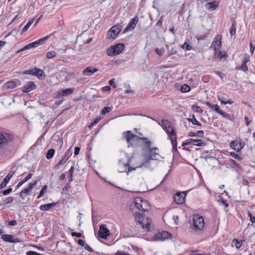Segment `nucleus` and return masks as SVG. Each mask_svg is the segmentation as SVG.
Masks as SVG:
<instances>
[{
    "label": "nucleus",
    "instance_id": "nucleus-28",
    "mask_svg": "<svg viewBox=\"0 0 255 255\" xmlns=\"http://www.w3.org/2000/svg\"><path fill=\"white\" fill-rule=\"evenodd\" d=\"M214 54L216 57L219 58L220 59H226L227 57L225 52H223L222 51H220V49L218 50H215Z\"/></svg>",
    "mask_w": 255,
    "mask_h": 255
},
{
    "label": "nucleus",
    "instance_id": "nucleus-1",
    "mask_svg": "<svg viewBox=\"0 0 255 255\" xmlns=\"http://www.w3.org/2000/svg\"><path fill=\"white\" fill-rule=\"evenodd\" d=\"M134 207L131 209L135 220L138 223L142 229L149 231L152 223V220L149 218H144L143 214L150 210L148 202L140 197H136L134 199Z\"/></svg>",
    "mask_w": 255,
    "mask_h": 255
},
{
    "label": "nucleus",
    "instance_id": "nucleus-30",
    "mask_svg": "<svg viewBox=\"0 0 255 255\" xmlns=\"http://www.w3.org/2000/svg\"><path fill=\"white\" fill-rule=\"evenodd\" d=\"M16 86V83L13 81L7 82L5 85L4 87L7 89H13Z\"/></svg>",
    "mask_w": 255,
    "mask_h": 255
},
{
    "label": "nucleus",
    "instance_id": "nucleus-34",
    "mask_svg": "<svg viewBox=\"0 0 255 255\" xmlns=\"http://www.w3.org/2000/svg\"><path fill=\"white\" fill-rule=\"evenodd\" d=\"M34 21V19H32L30 20L27 23V24L24 26V27L22 28V29L21 30V33H23L25 32H26L27 30V29L29 28L30 26L33 23Z\"/></svg>",
    "mask_w": 255,
    "mask_h": 255
},
{
    "label": "nucleus",
    "instance_id": "nucleus-46",
    "mask_svg": "<svg viewBox=\"0 0 255 255\" xmlns=\"http://www.w3.org/2000/svg\"><path fill=\"white\" fill-rule=\"evenodd\" d=\"M236 24L234 23H233L232 25L230 31L231 36H233L236 34Z\"/></svg>",
    "mask_w": 255,
    "mask_h": 255
},
{
    "label": "nucleus",
    "instance_id": "nucleus-17",
    "mask_svg": "<svg viewBox=\"0 0 255 255\" xmlns=\"http://www.w3.org/2000/svg\"><path fill=\"white\" fill-rule=\"evenodd\" d=\"M171 234L168 232L163 231L161 233H158L154 236L155 240H161L162 241L167 239L170 237Z\"/></svg>",
    "mask_w": 255,
    "mask_h": 255
},
{
    "label": "nucleus",
    "instance_id": "nucleus-39",
    "mask_svg": "<svg viewBox=\"0 0 255 255\" xmlns=\"http://www.w3.org/2000/svg\"><path fill=\"white\" fill-rule=\"evenodd\" d=\"M233 243L234 244L237 249L240 248L242 245V241H239L236 239L233 240Z\"/></svg>",
    "mask_w": 255,
    "mask_h": 255
},
{
    "label": "nucleus",
    "instance_id": "nucleus-57",
    "mask_svg": "<svg viewBox=\"0 0 255 255\" xmlns=\"http://www.w3.org/2000/svg\"><path fill=\"white\" fill-rule=\"evenodd\" d=\"M77 243L79 245H81L82 247H85V246L86 245L85 241L79 239L77 241Z\"/></svg>",
    "mask_w": 255,
    "mask_h": 255
},
{
    "label": "nucleus",
    "instance_id": "nucleus-55",
    "mask_svg": "<svg viewBox=\"0 0 255 255\" xmlns=\"http://www.w3.org/2000/svg\"><path fill=\"white\" fill-rule=\"evenodd\" d=\"M187 7V4H186L185 3H183L182 5V9L180 11V14H183V13H184L185 11H186V8Z\"/></svg>",
    "mask_w": 255,
    "mask_h": 255
},
{
    "label": "nucleus",
    "instance_id": "nucleus-36",
    "mask_svg": "<svg viewBox=\"0 0 255 255\" xmlns=\"http://www.w3.org/2000/svg\"><path fill=\"white\" fill-rule=\"evenodd\" d=\"M74 170V166H72L69 170V176L68 179L69 182H71L73 180V174Z\"/></svg>",
    "mask_w": 255,
    "mask_h": 255
},
{
    "label": "nucleus",
    "instance_id": "nucleus-31",
    "mask_svg": "<svg viewBox=\"0 0 255 255\" xmlns=\"http://www.w3.org/2000/svg\"><path fill=\"white\" fill-rule=\"evenodd\" d=\"M219 114L228 120L233 121L234 120V117L233 115L228 114L222 110L220 112Z\"/></svg>",
    "mask_w": 255,
    "mask_h": 255
},
{
    "label": "nucleus",
    "instance_id": "nucleus-29",
    "mask_svg": "<svg viewBox=\"0 0 255 255\" xmlns=\"http://www.w3.org/2000/svg\"><path fill=\"white\" fill-rule=\"evenodd\" d=\"M206 104L210 108L212 109V110H214V111L216 112L218 114L220 113V112L221 111V110H220L219 107L217 105L215 104H212L209 102H207L206 103Z\"/></svg>",
    "mask_w": 255,
    "mask_h": 255
},
{
    "label": "nucleus",
    "instance_id": "nucleus-2",
    "mask_svg": "<svg viewBox=\"0 0 255 255\" xmlns=\"http://www.w3.org/2000/svg\"><path fill=\"white\" fill-rule=\"evenodd\" d=\"M158 149L156 147H149L147 149V152L144 156V161L142 162L139 167L142 166L147 167L150 164V160H157L159 156L158 152Z\"/></svg>",
    "mask_w": 255,
    "mask_h": 255
},
{
    "label": "nucleus",
    "instance_id": "nucleus-11",
    "mask_svg": "<svg viewBox=\"0 0 255 255\" xmlns=\"http://www.w3.org/2000/svg\"><path fill=\"white\" fill-rule=\"evenodd\" d=\"M73 151L71 148L68 149L63 156L62 159L55 165V168L56 169L59 168V166L64 163H65L67 160L71 156L72 154Z\"/></svg>",
    "mask_w": 255,
    "mask_h": 255
},
{
    "label": "nucleus",
    "instance_id": "nucleus-60",
    "mask_svg": "<svg viewBox=\"0 0 255 255\" xmlns=\"http://www.w3.org/2000/svg\"><path fill=\"white\" fill-rule=\"evenodd\" d=\"M250 52H251V54H253L254 50L255 49V46L253 45V44H252V42L250 43Z\"/></svg>",
    "mask_w": 255,
    "mask_h": 255
},
{
    "label": "nucleus",
    "instance_id": "nucleus-23",
    "mask_svg": "<svg viewBox=\"0 0 255 255\" xmlns=\"http://www.w3.org/2000/svg\"><path fill=\"white\" fill-rule=\"evenodd\" d=\"M219 3L217 1L209 2L206 4V8L208 9L212 10L216 8L218 6Z\"/></svg>",
    "mask_w": 255,
    "mask_h": 255
},
{
    "label": "nucleus",
    "instance_id": "nucleus-21",
    "mask_svg": "<svg viewBox=\"0 0 255 255\" xmlns=\"http://www.w3.org/2000/svg\"><path fill=\"white\" fill-rule=\"evenodd\" d=\"M97 71H98V69L90 66L84 70L82 73L84 75L89 76Z\"/></svg>",
    "mask_w": 255,
    "mask_h": 255
},
{
    "label": "nucleus",
    "instance_id": "nucleus-53",
    "mask_svg": "<svg viewBox=\"0 0 255 255\" xmlns=\"http://www.w3.org/2000/svg\"><path fill=\"white\" fill-rule=\"evenodd\" d=\"M250 57L249 56H248L247 54H245L244 57V60H243V63H248L249 61H250Z\"/></svg>",
    "mask_w": 255,
    "mask_h": 255
},
{
    "label": "nucleus",
    "instance_id": "nucleus-62",
    "mask_svg": "<svg viewBox=\"0 0 255 255\" xmlns=\"http://www.w3.org/2000/svg\"><path fill=\"white\" fill-rule=\"evenodd\" d=\"M17 224V221L16 220H11L8 222V225L11 226H15Z\"/></svg>",
    "mask_w": 255,
    "mask_h": 255
},
{
    "label": "nucleus",
    "instance_id": "nucleus-63",
    "mask_svg": "<svg viewBox=\"0 0 255 255\" xmlns=\"http://www.w3.org/2000/svg\"><path fill=\"white\" fill-rule=\"evenodd\" d=\"M37 184V180L35 181L33 183H30L28 184L29 186H31V189H33V187L35 186Z\"/></svg>",
    "mask_w": 255,
    "mask_h": 255
},
{
    "label": "nucleus",
    "instance_id": "nucleus-43",
    "mask_svg": "<svg viewBox=\"0 0 255 255\" xmlns=\"http://www.w3.org/2000/svg\"><path fill=\"white\" fill-rule=\"evenodd\" d=\"M155 52L156 53L159 55V56H162V55H163L164 53V51H165V50L164 48H161V49H159V48H156L155 49Z\"/></svg>",
    "mask_w": 255,
    "mask_h": 255
},
{
    "label": "nucleus",
    "instance_id": "nucleus-32",
    "mask_svg": "<svg viewBox=\"0 0 255 255\" xmlns=\"http://www.w3.org/2000/svg\"><path fill=\"white\" fill-rule=\"evenodd\" d=\"M188 121L189 122L192 123L194 125L198 126H201V124L196 119L195 116L194 115H192L191 118H188L187 119Z\"/></svg>",
    "mask_w": 255,
    "mask_h": 255
},
{
    "label": "nucleus",
    "instance_id": "nucleus-13",
    "mask_svg": "<svg viewBox=\"0 0 255 255\" xmlns=\"http://www.w3.org/2000/svg\"><path fill=\"white\" fill-rule=\"evenodd\" d=\"M192 144L197 146H202L205 145V143L202 141L201 139H189L185 141V142L182 143V145L184 146L186 145Z\"/></svg>",
    "mask_w": 255,
    "mask_h": 255
},
{
    "label": "nucleus",
    "instance_id": "nucleus-54",
    "mask_svg": "<svg viewBox=\"0 0 255 255\" xmlns=\"http://www.w3.org/2000/svg\"><path fill=\"white\" fill-rule=\"evenodd\" d=\"M230 161L231 162V163L233 165H235L236 167H237L238 168H240V165L235 160L232 159H230Z\"/></svg>",
    "mask_w": 255,
    "mask_h": 255
},
{
    "label": "nucleus",
    "instance_id": "nucleus-3",
    "mask_svg": "<svg viewBox=\"0 0 255 255\" xmlns=\"http://www.w3.org/2000/svg\"><path fill=\"white\" fill-rule=\"evenodd\" d=\"M164 130L168 135L167 139H170L171 141L172 149L175 151H177L176 135L173 127L172 126H171Z\"/></svg>",
    "mask_w": 255,
    "mask_h": 255
},
{
    "label": "nucleus",
    "instance_id": "nucleus-22",
    "mask_svg": "<svg viewBox=\"0 0 255 255\" xmlns=\"http://www.w3.org/2000/svg\"><path fill=\"white\" fill-rule=\"evenodd\" d=\"M35 72V76H36L39 79H43L45 75L43 70L37 68L36 67L34 68Z\"/></svg>",
    "mask_w": 255,
    "mask_h": 255
},
{
    "label": "nucleus",
    "instance_id": "nucleus-59",
    "mask_svg": "<svg viewBox=\"0 0 255 255\" xmlns=\"http://www.w3.org/2000/svg\"><path fill=\"white\" fill-rule=\"evenodd\" d=\"M85 248V249L89 251L90 252H93V250L92 249V248H91L88 245H87L86 244V245L84 247Z\"/></svg>",
    "mask_w": 255,
    "mask_h": 255
},
{
    "label": "nucleus",
    "instance_id": "nucleus-47",
    "mask_svg": "<svg viewBox=\"0 0 255 255\" xmlns=\"http://www.w3.org/2000/svg\"><path fill=\"white\" fill-rule=\"evenodd\" d=\"M31 190H32L31 186H29L28 185V187H27V188L24 189L21 192L22 193H23L24 194H25L26 195H27L28 194V193L30 192Z\"/></svg>",
    "mask_w": 255,
    "mask_h": 255
},
{
    "label": "nucleus",
    "instance_id": "nucleus-56",
    "mask_svg": "<svg viewBox=\"0 0 255 255\" xmlns=\"http://www.w3.org/2000/svg\"><path fill=\"white\" fill-rule=\"evenodd\" d=\"M71 235L73 237H76L77 238H81L82 236V235L80 233H77V232H72L71 233Z\"/></svg>",
    "mask_w": 255,
    "mask_h": 255
},
{
    "label": "nucleus",
    "instance_id": "nucleus-58",
    "mask_svg": "<svg viewBox=\"0 0 255 255\" xmlns=\"http://www.w3.org/2000/svg\"><path fill=\"white\" fill-rule=\"evenodd\" d=\"M32 174L30 173L25 177V178L23 180L25 181V182H26L32 177Z\"/></svg>",
    "mask_w": 255,
    "mask_h": 255
},
{
    "label": "nucleus",
    "instance_id": "nucleus-7",
    "mask_svg": "<svg viewBox=\"0 0 255 255\" xmlns=\"http://www.w3.org/2000/svg\"><path fill=\"white\" fill-rule=\"evenodd\" d=\"M125 44L123 43H117L114 46L109 47L107 50V55L110 56H115L120 54L124 49Z\"/></svg>",
    "mask_w": 255,
    "mask_h": 255
},
{
    "label": "nucleus",
    "instance_id": "nucleus-61",
    "mask_svg": "<svg viewBox=\"0 0 255 255\" xmlns=\"http://www.w3.org/2000/svg\"><path fill=\"white\" fill-rule=\"evenodd\" d=\"M249 216L250 218V221L252 223H255V217L253 216L251 213H249Z\"/></svg>",
    "mask_w": 255,
    "mask_h": 255
},
{
    "label": "nucleus",
    "instance_id": "nucleus-38",
    "mask_svg": "<svg viewBox=\"0 0 255 255\" xmlns=\"http://www.w3.org/2000/svg\"><path fill=\"white\" fill-rule=\"evenodd\" d=\"M56 53L55 51H49L46 54V57L48 59L53 58L56 57Z\"/></svg>",
    "mask_w": 255,
    "mask_h": 255
},
{
    "label": "nucleus",
    "instance_id": "nucleus-10",
    "mask_svg": "<svg viewBox=\"0 0 255 255\" xmlns=\"http://www.w3.org/2000/svg\"><path fill=\"white\" fill-rule=\"evenodd\" d=\"M110 234V231L107 229L106 225L102 224L100 226L98 235L100 238L106 239Z\"/></svg>",
    "mask_w": 255,
    "mask_h": 255
},
{
    "label": "nucleus",
    "instance_id": "nucleus-6",
    "mask_svg": "<svg viewBox=\"0 0 255 255\" xmlns=\"http://www.w3.org/2000/svg\"><path fill=\"white\" fill-rule=\"evenodd\" d=\"M123 135L128 143V147L133 146L135 143L137 142L141 139V137L132 133L129 130L124 132L123 133Z\"/></svg>",
    "mask_w": 255,
    "mask_h": 255
},
{
    "label": "nucleus",
    "instance_id": "nucleus-44",
    "mask_svg": "<svg viewBox=\"0 0 255 255\" xmlns=\"http://www.w3.org/2000/svg\"><path fill=\"white\" fill-rule=\"evenodd\" d=\"M230 155L231 156L238 160H241L242 159V158L239 155L234 152H230Z\"/></svg>",
    "mask_w": 255,
    "mask_h": 255
},
{
    "label": "nucleus",
    "instance_id": "nucleus-20",
    "mask_svg": "<svg viewBox=\"0 0 255 255\" xmlns=\"http://www.w3.org/2000/svg\"><path fill=\"white\" fill-rule=\"evenodd\" d=\"M14 174V172L13 171H10L8 174L6 176V177L4 178L2 182L0 184V190L4 188L7 183L8 182L10 178L13 176Z\"/></svg>",
    "mask_w": 255,
    "mask_h": 255
},
{
    "label": "nucleus",
    "instance_id": "nucleus-8",
    "mask_svg": "<svg viewBox=\"0 0 255 255\" xmlns=\"http://www.w3.org/2000/svg\"><path fill=\"white\" fill-rule=\"evenodd\" d=\"M123 29V26L120 24H117L113 26L107 33L108 38L115 39V37L120 33Z\"/></svg>",
    "mask_w": 255,
    "mask_h": 255
},
{
    "label": "nucleus",
    "instance_id": "nucleus-16",
    "mask_svg": "<svg viewBox=\"0 0 255 255\" xmlns=\"http://www.w3.org/2000/svg\"><path fill=\"white\" fill-rule=\"evenodd\" d=\"M221 46V36L217 35L213 41L211 47H213L214 51L218 50Z\"/></svg>",
    "mask_w": 255,
    "mask_h": 255
},
{
    "label": "nucleus",
    "instance_id": "nucleus-49",
    "mask_svg": "<svg viewBox=\"0 0 255 255\" xmlns=\"http://www.w3.org/2000/svg\"><path fill=\"white\" fill-rule=\"evenodd\" d=\"M23 73L25 74H30L33 76H34V75H35L34 69H31L26 70Z\"/></svg>",
    "mask_w": 255,
    "mask_h": 255
},
{
    "label": "nucleus",
    "instance_id": "nucleus-19",
    "mask_svg": "<svg viewBox=\"0 0 255 255\" xmlns=\"http://www.w3.org/2000/svg\"><path fill=\"white\" fill-rule=\"evenodd\" d=\"M36 86L32 81H29L22 87V91L24 93H28L32 90L36 89Z\"/></svg>",
    "mask_w": 255,
    "mask_h": 255
},
{
    "label": "nucleus",
    "instance_id": "nucleus-40",
    "mask_svg": "<svg viewBox=\"0 0 255 255\" xmlns=\"http://www.w3.org/2000/svg\"><path fill=\"white\" fill-rule=\"evenodd\" d=\"M190 90V87L186 84H184L183 86H181V91L183 93L189 92Z\"/></svg>",
    "mask_w": 255,
    "mask_h": 255
},
{
    "label": "nucleus",
    "instance_id": "nucleus-50",
    "mask_svg": "<svg viewBox=\"0 0 255 255\" xmlns=\"http://www.w3.org/2000/svg\"><path fill=\"white\" fill-rule=\"evenodd\" d=\"M240 69L244 72H247L248 71V67L247 66V64L245 63H243L241 66L240 67Z\"/></svg>",
    "mask_w": 255,
    "mask_h": 255
},
{
    "label": "nucleus",
    "instance_id": "nucleus-5",
    "mask_svg": "<svg viewBox=\"0 0 255 255\" xmlns=\"http://www.w3.org/2000/svg\"><path fill=\"white\" fill-rule=\"evenodd\" d=\"M193 228L196 231H202L204 227V220L202 216L195 215L193 216Z\"/></svg>",
    "mask_w": 255,
    "mask_h": 255
},
{
    "label": "nucleus",
    "instance_id": "nucleus-26",
    "mask_svg": "<svg viewBox=\"0 0 255 255\" xmlns=\"http://www.w3.org/2000/svg\"><path fill=\"white\" fill-rule=\"evenodd\" d=\"M74 91V89L68 88L62 90L59 94V96L64 97L71 94Z\"/></svg>",
    "mask_w": 255,
    "mask_h": 255
},
{
    "label": "nucleus",
    "instance_id": "nucleus-35",
    "mask_svg": "<svg viewBox=\"0 0 255 255\" xmlns=\"http://www.w3.org/2000/svg\"><path fill=\"white\" fill-rule=\"evenodd\" d=\"M55 153V150L54 149L51 148L48 150L46 157L47 159H50L53 157Z\"/></svg>",
    "mask_w": 255,
    "mask_h": 255
},
{
    "label": "nucleus",
    "instance_id": "nucleus-24",
    "mask_svg": "<svg viewBox=\"0 0 255 255\" xmlns=\"http://www.w3.org/2000/svg\"><path fill=\"white\" fill-rule=\"evenodd\" d=\"M57 204V203H51L42 205L40 206L39 209L41 211H48L50 208H52L54 206H55Z\"/></svg>",
    "mask_w": 255,
    "mask_h": 255
},
{
    "label": "nucleus",
    "instance_id": "nucleus-14",
    "mask_svg": "<svg viewBox=\"0 0 255 255\" xmlns=\"http://www.w3.org/2000/svg\"><path fill=\"white\" fill-rule=\"evenodd\" d=\"M138 20L137 16H134L129 22L127 27L124 30V33L128 32V30H132L134 28Z\"/></svg>",
    "mask_w": 255,
    "mask_h": 255
},
{
    "label": "nucleus",
    "instance_id": "nucleus-4",
    "mask_svg": "<svg viewBox=\"0 0 255 255\" xmlns=\"http://www.w3.org/2000/svg\"><path fill=\"white\" fill-rule=\"evenodd\" d=\"M51 36L50 35H46V36L43 37L33 42L30 43L26 45H25L24 47L18 50V53L21 52L25 50L29 49L32 48L37 47L40 45H43L45 43V41L47 40L49 37Z\"/></svg>",
    "mask_w": 255,
    "mask_h": 255
},
{
    "label": "nucleus",
    "instance_id": "nucleus-52",
    "mask_svg": "<svg viewBox=\"0 0 255 255\" xmlns=\"http://www.w3.org/2000/svg\"><path fill=\"white\" fill-rule=\"evenodd\" d=\"M142 140H145V144L148 146V148L150 147L151 141L146 137L141 138Z\"/></svg>",
    "mask_w": 255,
    "mask_h": 255
},
{
    "label": "nucleus",
    "instance_id": "nucleus-41",
    "mask_svg": "<svg viewBox=\"0 0 255 255\" xmlns=\"http://www.w3.org/2000/svg\"><path fill=\"white\" fill-rule=\"evenodd\" d=\"M182 49H185L186 50H190L192 49V46L187 42H185L182 46Z\"/></svg>",
    "mask_w": 255,
    "mask_h": 255
},
{
    "label": "nucleus",
    "instance_id": "nucleus-64",
    "mask_svg": "<svg viewBox=\"0 0 255 255\" xmlns=\"http://www.w3.org/2000/svg\"><path fill=\"white\" fill-rule=\"evenodd\" d=\"M80 150V147H79L78 146L76 147L75 148L74 154L76 155L79 154Z\"/></svg>",
    "mask_w": 255,
    "mask_h": 255
},
{
    "label": "nucleus",
    "instance_id": "nucleus-9",
    "mask_svg": "<svg viewBox=\"0 0 255 255\" xmlns=\"http://www.w3.org/2000/svg\"><path fill=\"white\" fill-rule=\"evenodd\" d=\"M11 136L10 134L0 131V148L4 147L8 141L11 140Z\"/></svg>",
    "mask_w": 255,
    "mask_h": 255
},
{
    "label": "nucleus",
    "instance_id": "nucleus-25",
    "mask_svg": "<svg viewBox=\"0 0 255 255\" xmlns=\"http://www.w3.org/2000/svg\"><path fill=\"white\" fill-rule=\"evenodd\" d=\"M188 136L190 137H203L204 136V131L203 130H198L196 132L190 131Z\"/></svg>",
    "mask_w": 255,
    "mask_h": 255
},
{
    "label": "nucleus",
    "instance_id": "nucleus-42",
    "mask_svg": "<svg viewBox=\"0 0 255 255\" xmlns=\"http://www.w3.org/2000/svg\"><path fill=\"white\" fill-rule=\"evenodd\" d=\"M111 111V108L109 107H104L101 111V114L104 115L107 113H109Z\"/></svg>",
    "mask_w": 255,
    "mask_h": 255
},
{
    "label": "nucleus",
    "instance_id": "nucleus-18",
    "mask_svg": "<svg viewBox=\"0 0 255 255\" xmlns=\"http://www.w3.org/2000/svg\"><path fill=\"white\" fill-rule=\"evenodd\" d=\"M186 193L184 192L176 193L174 195V200L177 204H182L185 201Z\"/></svg>",
    "mask_w": 255,
    "mask_h": 255
},
{
    "label": "nucleus",
    "instance_id": "nucleus-48",
    "mask_svg": "<svg viewBox=\"0 0 255 255\" xmlns=\"http://www.w3.org/2000/svg\"><path fill=\"white\" fill-rule=\"evenodd\" d=\"M12 189L11 188H9L8 189H7L6 190H5L1 192H0V194L1 193H2L3 195H7L11 193V192L12 191Z\"/></svg>",
    "mask_w": 255,
    "mask_h": 255
},
{
    "label": "nucleus",
    "instance_id": "nucleus-45",
    "mask_svg": "<svg viewBox=\"0 0 255 255\" xmlns=\"http://www.w3.org/2000/svg\"><path fill=\"white\" fill-rule=\"evenodd\" d=\"M100 118H97L91 124V125L89 126L90 129H91L94 126H95L100 121Z\"/></svg>",
    "mask_w": 255,
    "mask_h": 255
},
{
    "label": "nucleus",
    "instance_id": "nucleus-33",
    "mask_svg": "<svg viewBox=\"0 0 255 255\" xmlns=\"http://www.w3.org/2000/svg\"><path fill=\"white\" fill-rule=\"evenodd\" d=\"M160 125L162 126V127L164 130H165L166 129L168 128L169 127L172 126L171 124L170 123V122L169 121L165 120H163L162 121V124Z\"/></svg>",
    "mask_w": 255,
    "mask_h": 255
},
{
    "label": "nucleus",
    "instance_id": "nucleus-12",
    "mask_svg": "<svg viewBox=\"0 0 255 255\" xmlns=\"http://www.w3.org/2000/svg\"><path fill=\"white\" fill-rule=\"evenodd\" d=\"M230 147L237 152H239L244 147L245 143L238 140H234L230 143Z\"/></svg>",
    "mask_w": 255,
    "mask_h": 255
},
{
    "label": "nucleus",
    "instance_id": "nucleus-27",
    "mask_svg": "<svg viewBox=\"0 0 255 255\" xmlns=\"http://www.w3.org/2000/svg\"><path fill=\"white\" fill-rule=\"evenodd\" d=\"M217 98L222 105H226L227 104H232L233 103V101L230 100H226L225 98L221 97V96L219 94H218Z\"/></svg>",
    "mask_w": 255,
    "mask_h": 255
},
{
    "label": "nucleus",
    "instance_id": "nucleus-15",
    "mask_svg": "<svg viewBox=\"0 0 255 255\" xmlns=\"http://www.w3.org/2000/svg\"><path fill=\"white\" fill-rule=\"evenodd\" d=\"M4 242L9 243H19L20 242L18 238H14V237L11 235L4 234L1 237Z\"/></svg>",
    "mask_w": 255,
    "mask_h": 255
},
{
    "label": "nucleus",
    "instance_id": "nucleus-37",
    "mask_svg": "<svg viewBox=\"0 0 255 255\" xmlns=\"http://www.w3.org/2000/svg\"><path fill=\"white\" fill-rule=\"evenodd\" d=\"M13 201V198L11 197H8L3 199L2 201V205H6L11 203Z\"/></svg>",
    "mask_w": 255,
    "mask_h": 255
},
{
    "label": "nucleus",
    "instance_id": "nucleus-51",
    "mask_svg": "<svg viewBox=\"0 0 255 255\" xmlns=\"http://www.w3.org/2000/svg\"><path fill=\"white\" fill-rule=\"evenodd\" d=\"M192 109L195 111V112H198L199 113H202V109L200 108V107H198V106H193L192 107Z\"/></svg>",
    "mask_w": 255,
    "mask_h": 255
}]
</instances>
